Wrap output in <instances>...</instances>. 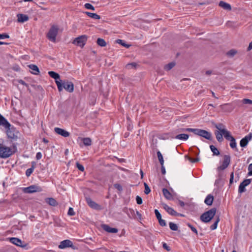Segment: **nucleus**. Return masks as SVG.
Here are the masks:
<instances>
[{
    "instance_id": "052dcab7",
    "label": "nucleus",
    "mask_w": 252,
    "mask_h": 252,
    "mask_svg": "<svg viewBox=\"0 0 252 252\" xmlns=\"http://www.w3.org/2000/svg\"><path fill=\"white\" fill-rule=\"evenodd\" d=\"M163 248L166 250L167 251H170L171 250V249L170 248V247L168 246V245L165 243H163Z\"/></svg>"
},
{
    "instance_id": "6e6552de",
    "label": "nucleus",
    "mask_w": 252,
    "mask_h": 252,
    "mask_svg": "<svg viewBox=\"0 0 252 252\" xmlns=\"http://www.w3.org/2000/svg\"><path fill=\"white\" fill-rule=\"evenodd\" d=\"M87 38L86 35H81L76 38L74 40L73 43L82 48L85 45L87 41Z\"/></svg>"
},
{
    "instance_id": "a211bd4d",
    "label": "nucleus",
    "mask_w": 252,
    "mask_h": 252,
    "mask_svg": "<svg viewBox=\"0 0 252 252\" xmlns=\"http://www.w3.org/2000/svg\"><path fill=\"white\" fill-rule=\"evenodd\" d=\"M86 201H87V202L88 204V205L93 208V209H99V205L98 204H97V203H96L95 202H94V201H93L91 198H86Z\"/></svg>"
},
{
    "instance_id": "5fc2aeb1",
    "label": "nucleus",
    "mask_w": 252,
    "mask_h": 252,
    "mask_svg": "<svg viewBox=\"0 0 252 252\" xmlns=\"http://www.w3.org/2000/svg\"><path fill=\"white\" fill-rule=\"evenodd\" d=\"M76 167L80 171H84V167H83V166L82 165L80 164L79 162L76 163Z\"/></svg>"
},
{
    "instance_id": "5701e85b",
    "label": "nucleus",
    "mask_w": 252,
    "mask_h": 252,
    "mask_svg": "<svg viewBox=\"0 0 252 252\" xmlns=\"http://www.w3.org/2000/svg\"><path fill=\"white\" fill-rule=\"evenodd\" d=\"M162 207L164 208V209L169 214L171 215H173V209L169 207L168 205L164 203H162L161 204Z\"/></svg>"
},
{
    "instance_id": "680f3d73",
    "label": "nucleus",
    "mask_w": 252,
    "mask_h": 252,
    "mask_svg": "<svg viewBox=\"0 0 252 252\" xmlns=\"http://www.w3.org/2000/svg\"><path fill=\"white\" fill-rule=\"evenodd\" d=\"M42 158V154L40 152H38L36 155V158L37 160L41 159Z\"/></svg>"
},
{
    "instance_id": "a19ab883",
    "label": "nucleus",
    "mask_w": 252,
    "mask_h": 252,
    "mask_svg": "<svg viewBox=\"0 0 252 252\" xmlns=\"http://www.w3.org/2000/svg\"><path fill=\"white\" fill-rule=\"evenodd\" d=\"M186 158L192 163H195V162H198L199 160V158H193L190 157H189L188 156H186Z\"/></svg>"
},
{
    "instance_id": "6e6d98bb",
    "label": "nucleus",
    "mask_w": 252,
    "mask_h": 252,
    "mask_svg": "<svg viewBox=\"0 0 252 252\" xmlns=\"http://www.w3.org/2000/svg\"><path fill=\"white\" fill-rule=\"evenodd\" d=\"M136 203L139 205L141 204L142 203V199L139 196H136Z\"/></svg>"
},
{
    "instance_id": "f8f14e48",
    "label": "nucleus",
    "mask_w": 252,
    "mask_h": 252,
    "mask_svg": "<svg viewBox=\"0 0 252 252\" xmlns=\"http://www.w3.org/2000/svg\"><path fill=\"white\" fill-rule=\"evenodd\" d=\"M6 129V134L8 137L11 139L15 140L17 138V136L14 132V128L9 127L5 128Z\"/></svg>"
},
{
    "instance_id": "b1692460",
    "label": "nucleus",
    "mask_w": 252,
    "mask_h": 252,
    "mask_svg": "<svg viewBox=\"0 0 252 252\" xmlns=\"http://www.w3.org/2000/svg\"><path fill=\"white\" fill-rule=\"evenodd\" d=\"M197 128H179L177 129V132H181L183 131H189L193 132L195 134L197 131Z\"/></svg>"
},
{
    "instance_id": "09e8293b",
    "label": "nucleus",
    "mask_w": 252,
    "mask_h": 252,
    "mask_svg": "<svg viewBox=\"0 0 252 252\" xmlns=\"http://www.w3.org/2000/svg\"><path fill=\"white\" fill-rule=\"evenodd\" d=\"M226 25L229 28H233L235 27V23L231 21H227L226 23Z\"/></svg>"
},
{
    "instance_id": "13d9d810",
    "label": "nucleus",
    "mask_w": 252,
    "mask_h": 252,
    "mask_svg": "<svg viewBox=\"0 0 252 252\" xmlns=\"http://www.w3.org/2000/svg\"><path fill=\"white\" fill-rule=\"evenodd\" d=\"M158 221H159V224L161 226H164L166 225L165 221L164 220H162L161 218L160 219L158 220Z\"/></svg>"
},
{
    "instance_id": "c85d7f7f",
    "label": "nucleus",
    "mask_w": 252,
    "mask_h": 252,
    "mask_svg": "<svg viewBox=\"0 0 252 252\" xmlns=\"http://www.w3.org/2000/svg\"><path fill=\"white\" fill-rule=\"evenodd\" d=\"M215 134L216 135L217 140L219 142H221L223 140V135L222 132L219 131H216L215 132Z\"/></svg>"
},
{
    "instance_id": "603ef678",
    "label": "nucleus",
    "mask_w": 252,
    "mask_h": 252,
    "mask_svg": "<svg viewBox=\"0 0 252 252\" xmlns=\"http://www.w3.org/2000/svg\"><path fill=\"white\" fill-rule=\"evenodd\" d=\"M155 213L156 216L158 220L161 218V214H160V213L157 209L155 210Z\"/></svg>"
},
{
    "instance_id": "774afa93",
    "label": "nucleus",
    "mask_w": 252,
    "mask_h": 252,
    "mask_svg": "<svg viewBox=\"0 0 252 252\" xmlns=\"http://www.w3.org/2000/svg\"><path fill=\"white\" fill-rule=\"evenodd\" d=\"M252 49V41L250 43L248 47L247 50L250 51Z\"/></svg>"
},
{
    "instance_id": "7ed1b4c3",
    "label": "nucleus",
    "mask_w": 252,
    "mask_h": 252,
    "mask_svg": "<svg viewBox=\"0 0 252 252\" xmlns=\"http://www.w3.org/2000/svg\"><path fill=\"white\" fill-rule=\"evenodd\" d=\"M14 151L8 147L0 145V157L1 158H5L11 156Z\"/></svg>"
},
{
    "instance_id": "de8ad7c7",
    "label": "nucleus",
    "mask_w": 252,
    "mask_h": 252,
    "mask_svg": "<svg viewBox=\"0 0 252 252\" xmlns=\"http://www.w3.org/2000/svg\"><path fill=\"white\" fill-rule=\"evenodd\" d=\"M187 225L191 229V230L196 234V235L198 234L197 230L194 226H193L189 223H188Z\"/></svg>"
},
{
    "instance_id": "4be33fe9",
    "label": "nucleus",
    "mask_w": 252,
    "mask_h": 252,
    "mask_svg": "<svg viewBox=\"0 0 252 252\" xmlns=\"http://www.w3.org/2000/svg\"><path fill=\"white\" fill-rule=\"evenodd\" d=\"M29 67L31 69V72L35 75H37L39 73V70L37 65L34 64H30Z\"/></svg>"
},
{
    "instance_id": "7c9ffc66",
    "label": "nucleus",
    "mask_w": 252,
    "mask_h": 252,
    "mask_svg": "<svg viewBox=\"0 0 252 252\" xmlns=\"http://www.w3.org/2000/svg\"><path fill=\"white\" fill-rule=\"evenodd\" d=\"M85 14L89 17L94 19H100V17L99 15L96 13H91L90 12H85Z\"/></svg>"
},
{
    "instance_id": "dca6fc26",
    "label": "nucleus",
    "mask_w": 252,
    "mask_h": 252,
    "mask_svg": "<svg viewBox=\"0 0 252 252\" xmlns=\"http://www.w3.org/2000/svg\"><path fill=\"white\" fill-rule=\"evenodd\" d=\"M252 137V134L250 133L246 136L244 138H242L240 141V146L242 147H246L249 141L251 139Z\"/></svg>"
},
{
    "instance_id": "f3484780",
    "label": "nucleus",
    "mask_w": 252,
    "mask_h": 252,
    "mask_svg": "<svg viewBox=\"0 0 252 252\" xmlns=\"http://www.w3.org/2000/svg\"><path fill=\"white\" fill-rule=\"evenodd\" d=\"M0 126H3L4 128H9L11 126L10 123L0 114Z\"/></svg>"
},
{
    "instance_id": "9d476101",
    "label": "nucleus",
    "mask_w": 252,
    "mask_h": 252,
    "mask_svg": "<svg viewBox=\"0 0 252 252\" xmlns=\"http://www.w3.org/2000/svg\"><path fill=\"white\" fill-rule=\"evenodd\" d=\"M251 182V179H245L239 185L238 192L243 193L246 191L245 187L248 186Z\"/></svg>"
},
{
    "instance_id": "2f4dec72",
    "label": "nucleus",
    "mask_w": 252,
    "mask_h": 252,
    "mask_svg": "<svg viewBox=\"0 0 252 252\" xmlns=\"http://www.w3.org/2000/svg\"><path fill=\"white\" fill-rule=\"evenodd\" d=\"M210 149L213 153V155L218 156L220 155V152L218 149L214 145H211L210 146Z\"/></svg>"
},
{
    "instance_id": "cd10ccee",
    "label": "nucleus",
    "mask_w": 252,
    "mask_h": 252,
    "mask_svg": "<svg viewBox=\"0 0 252 252\" xmlns=\"http://www.w3.org/2000/svg\"><path fill=\"white\" fill-rule=\"evenodd\" d=\"M189 137V135L187 134H179L177 135L175 138L177 139L181 140H187Z\"/></svg>"
},
{
    "instance_id": "4468645a",
    "label": "nucleus",
    "mask_w": 252,
    "mask_h": 252,
    "mask_svg": "<svg viewBox=\"0 0 252 252\" xmlns=\"http://www.w3.org/2000/svg\"><path fill=\"white\" fill-rule=\"evenodd\" d=\"M54 130L56 133L64 137H68L70 134L68 131L59 127H55Z\"/></svg>"
},
{
    "instance_id": "2eb2a0df",
    "label": "nucleus",
    "mask_w": 252,
    "mask_h": 252,
    "mask_svg": "<svg viewBox=\"0 0 252 252\" xmlns=\"http://www.w3.org/2000/svg\"><path fill=\"white\" fill-rule=\"evenodd\" d=\"M10 242L17 246L21 247H25L26 246V245L23 244V242L19 238L12 237L10 238Z\"/></svg>"
},
{
    "instance_id": "72a5a7b5",
    "label": "nucleus",
    "mask_w": 252,
    "mask_h": 252,
    "mask_svg": "<svg viewBox=\"0 0 252 252\" xmlns=\"http://www.w3.org/2000/svg\"><path fill=\"white\" fill-rule=\"evenodd\" d=\"M97 44L101 47H105L106 45V42L102 38H98L96 41Z\"/></svg>"
},
{
    "instance_id": "a878e982",
    "label": "nucleus",
    "mask_w": 252,
    "mask_h": 252,
    "mask_svg": "<svg viewBox=\"0 0 252 252\" xmlns=\"http://www.w3.org/2000/svg\"><path fill=\"white\" fill-rule=\"evenodd\" d=\"M222 132L223 133V135L224 137V138L229 141H230L231 139H232L234 137L230 134V132L226 130H222Z\"/></svg>"
},
{
    "instance_id": "ddd939ff",
    "label": "nucleus",
    "mask_w": 252,
    "mask_h": 252,
    "mask_svg": "<svg viewBox=\"0 0 252 252\" xmlns=\"http://www.w3.org/2000/svg\"><path fill=\"white\" fill-rule=\"evenodd\" d=\"M101 228L105 231L111 233H116L118 232L117 228H111L108 225L105 224H102Z\"/></svg>"
},
{
    "instance_id": "39448f33",
    "label": "nucleus",
    "mask_w": 252,
    "mask_h": 252,
    "mask_svg": "<svg viewBox=\"0 0 252 252\" xmlns=\"http://www.w3.org/2000/svg\"><path fill=\"white\" fill-rule=\"evenodd\" d=\"M22 190L26 193H32L35 192H40L42 190V189L39 186L32 185L27 188H23Z\"/></svg>"
},
{
    "instance_id": "58836bf2",
    "label": "nucleus",
    "mask_w": 252,
    "mask_h": 252,
    "mask_svg": "<svg viewBox=\"0 0 252 252\" xmlns=\"http://www.w3.org/2000/svg\"><path fill=\"white\" fill-rule=\"evenodd\" d=\"M34 169V166L32 165V167L28 169L26 171V175L27 177H29L32 173L33 172Z\"/></svg>"
},
{
    "instance_id": "e433bc0d",
    "label": "nucleus",
    "mask_w": 252,
    "mask_h": 252,
    "mask_svg": "<svg viewBox=\"0 0 252 252\" xmlns=\"http://www.w3.org/2000/svg\"><path fill=\"white\" fill-rule=\"evenodd\" d=\"M219 221H220V218H219V217H218L215 222L210 226V229L212 230L216 229L217 228L218 224Z\"/></svg>"
},
{
    "instance_id": "20e7f679",
    "label": "nucleus",
    "mask_w": 252,
    "mask_h": 252,
    "mask_svg": "<svg viewBox=\"0 0 252 252\" xmlns=\"http://www.w3.org/2000/svg\"><path fill=\"white\" fill-rule=\"evenodd\" d=\"M48 74L50 76L55 79L56 84H57L58 89L59 92L63 91L62 84H61L62 80L60 79V75L53 71L48 72Z\"/></svg>"
},
{
    "instance_id": "423d86ee",
    "label": "nucleus",
    "mask_w": 252,
    "mask_h": 252,
    "mask_svg": "<svg viewBox=\"0 0 252 252\" xmlns=\"http://www.w3.org/2000/svg\"><path fill=\"white\" fill-rule=\"evenodd\" d=\"M230 163V157L229 155H224L222 164L217 168V170L220 171L225 169Z\"/></svg>"
},
{
    "instance_id": "c756f323",
    "label": "nucleus",
    "mask_w": 252,
    "mask_h": 252,
    "mask_svg": "<svg viewBox=\"0 0 252 252\" xmlns=\"http://www.w3.org/2000/svg\"><path fill=\"white\" fill-rule=\"evenodd\" d=\"M46 202L52 206H56L58 203L57 201L53 198H48L46 199Z\"/></svg>"
},
{
    "instance_id": "8fccbe9b",
    "label": "nucleus",
    "mask_w": 252,
    "mask_h": 252,
    "mask_svg": "<svg viewBox=\"0 0 252 252\" xmlns=\"http://www.w3.org/2000/svg\"><path fill=\"white\" fill-rule=\"evenodd\" d=\"M114 187L115 189H117L119 191H122L123 190V188L120 184H115L114 185Z\"/></svg>"
},
{
    "instance_id": "1a4fd4ad",
    "label": "nucleus",
    "mask_w": 252,
    "mask_h": 252,
    "mask_svg": "<svg viewBox=\"0 0 252 252\" xmlns=\"http://www.w3.org/2000/svg\"><path fill=\"white\" fill-rule=\"evenodd\" d=\"M196 135L203 137L208 140H211L212 138L211 133L203 129H198Z\"/></svg>"
},
{
    "instance_id": "bb28decb",
    "label": "nucleus",
    "mask_w": 252,
    "mask_h": 252,
    "mask_svg": "<svg viewBox=\"0 0 252 252\" xmlns=\"http://www.w3.org/2000/svg\"><path fill=\"white\" fill-rule=\"evenodd\" d=\"M187 118L188 116L185 115L182 116H176V118H174V123L178 124L180 121L182 123H184L186 122V119Z\"/></svg>"
},
{
    "instance_id": "393cba45",
    "label": "nucleus",
    "mask_w": 252,
    "mask_h": 252,
    "mask_svg": "<svg viewBox=\"0 0 252 252\" xmlns=\"http://www.w3.org/2000/svg\"><path fill=\"white\" fill-rule=\"evenodd\" d=\"M214 200V197L211 194H209L206 197L204 202L206 204L210 206L212 204Z\"/></svg>"
},
{
    "instance_id": "9b49d317",
    "label": "nucleus",
    "mask_w": 252,
    "mask_h": 252,
    "mask_svg": "<svg viewBox=\"0 0 252 252\" xmlns=\"http://www.w3.org/2000/svg\"><path fill=\"white\" fill-rule=\"evenodd\" d=\"M73 243L69 240H65L62 241L59 245V248L60 249H63L66 248L73 247Z\"/></svg>"
},
{
    "instance_id": "e2e57ef3",
    "label": "nucleus",
    "mask_w": 252,
    "mask_h": 252,
    "mask_svg": "<svg viewBox=\"0 0 252 252\" xmlns=\"http://www.w3.org/2000/svg\"><path fill=\"white\" fill-rule=\"evenodd\" d=\"M233 178H234V173H233V172H232L230 174V181H229L230 184H232L233 181Z\"/></svg>"
},
{
    "instance_id": "4d7b16f0",
    "label": "nucleus",
    "mask_w": 252,
    "mask_h": 252,
    "mask_svg": "<svg viewBox=\"0 0 252 252\" xmlns=\"http://www.w3.org/2000/svg\"><path fill=\"white\" fill-rule=\"evenodd\" d=\"M9 37V35L6 33L0 34V39L4 38H8Z\"/></svg>"
},
{
    "instance_id": "37998d69",
    "label": "nucleus",
    "mask_w": 252,
    "mask_h": 252,
    "mask_svg": "<svg viewBox=\"0 0 252 252\" xmlns=\"http://www.w3.org/2000/svg\"><path fill=\"white\" fill-rule=\"evenodd\" d=\"M137 66V64L135 63H131L126 64V67L128 69H131L132 68H135Z\"/></svg>"
},
{
    "instance_id": "f03ea898",
    "label": "nucleus",
    "mask_w": 252,
    "mask_h": 252,
    "mask_svg": "<svg viewBox=\"0 0 252 252\" xmlns=\"http://www.w3.org/2000/svg\"><path fill=\"white\" fill-rule=\"evenodd\" d=\"M59 31V28L57 25H53L50 29L47 37L50 41L55 42L56 40V36Z\"/></svg>"
},
{
    "instance_id": "0eeeda50",
    "label": "nucleus",
    "mask_w": 252,
    "mask_h": 252,
    "mask_svg": "<svg viewBox=\"0 0 252 252\" xmlns=\"http://www.w3.org/2000/svg\"><path fill=\"white\" fill-rule=\"evenodd\" d=\"M63 89H64L66 91L72 93L74 90V85L72 82L67 80H62Z\"/></svg>"
},
{
    "instance_id": "69168bd1",
    "label": "nucleus",
    "mask_w": 252,
    "mask_h": 252,
    "mask_svg": "<svg viewBox=\"0 0 252 252\" xmlns=\"http://www.w3.org/2000/svg\"><path fill=\"white\" fill-rule=\"evenodd\" d=\"M178 204L181 206V207H184V205H185V203L183 201H181V200H178Z\"/></svg>"
},
{
    "instance_id": "c9c22d12",
    "label": "nucleus",
    "mask_w": 252,
    "mask_h": 252,
    "mask_svg": "<svg viewBox=\"0 0 252 252\" xmlns=\"http://www.w3.org/2000/svg\"><path fill=\"white\" fill-rule=\"evenodd\" d=\"M116 42L127 48H128L130 46V45L126 44L123 40L121 39L116 40Z\"/></svg>"
},
{
    "instance_id": "c03bdc74",
    "label": "nucleus",
    "mask_w": 252,
    "mask_h": 252,
    "mask_svg": "<svg viewBox=\"0 0 252 252\" xmlns=\"http://www.w3.org/2000/svg\"><path fill=\"white\" fill-rule=\"evenodd\" d=\"M144 185L145 187L144 193L146 194H148L150 192L151 189L146 183H144Z\"/></svg>"
},
{
    "instance_id": "a18cd8bd",
    "label": "nucleus",
    "mask_w": 252,
    "mask_h": 252,
    "mask_svg": "<svg viewBox=\"0 0 252 252\" xmlns=\"http://www.w3.org/2000/svg\"><path fill=\"white\" fill-rule=\"evenodd\" d=\"M236 53H237V51L235 50L232 49V50H230L229 51H228L227 53V55L228 56L233 57L235 55H236Z\"/></svg>"
},
{
    "instance_id": "864d4df0",
    "label": "nucleus",
    "mask_w": 252,
    "mask_h": 252,
    "mask_svg": "<svg viewBox=\"0 0 252 252\" xmlns=\"http://www.w3.org/2000/svg\"><path fill=\"white\" fill-rule=\"evenodd\" d=\"M244 104H252V100L247 98H244L242 100Z\"/></svg>"
},
{
    "instance_id": "ea45409f",
    "label": "nucleus",
    "mask_w": 252,
    "mask_h": 252,
    "mask_svg": "<svg viewBox=\"0 0 252 252\" xmlns=\"http://www.w3.org/2000/svg\"><path fill=\"white\" fill-rule=\"evenodd\" d=\"M173 68V62H171L165 65L164 68L165 70L168 71Z\"/></svg>"
},
{
    "instance_id": "f704fd0d",
    "label": "nucleus",
    "mask_w": 252,
    "mask_h": 252,
    "mask_svg": "<svg viewBox=\"0 0 252 252\" xmlns=\"http://www.w3.org/2000/svg\"><path fill=\"white\" fill-rule=\"evenodd\" d=\"M82 142L85 146H90L92 144V140L90 138H84Z\"/></svg>"
},
{
    "instance_id": "79ce46f5",
    "label": "nucleus",
    "mask_w": 252,
    "mask_h": 252,
    "mask_svg": "<svg viewBox=\"0 0 252 252\" xmlns=\"http://www.w3.org/2000/svg\"><path fill=\"white\" fill-rule=\"evenodd\" d=\"M230 141V146L231 147V148L232 149L236 148V143L235 138H233Z\"/></svg>"
},
{
    "instance_id": "338daca9",
    "label": "nucleus",
    "mask_w": 252,
    "mask_h": 252,
    "mask_svg": "<svg viewBox=\"0 0 252 252\" xmlns=\"http://www.w3.org/2000/svg\"><path fill=\"white\" fill-rule=\"evenodd\" d=\"M161 173H162V174H165V169L164 167L163 166V165H161Z\"/></svg>"
},
{
    "instance_id": "6ab92c4d",
    "label": "nucleus",
    "mask_w": 252,
    "mask_h": 252,
    "mask_svg": "<svg viewBox=\"0 0 252 252\" xmlns=\"http://www.w3.org/2000/svg\"><path fill=\"white\" fill-rule=\"evenodd\" d=\"M17 21L19 23H24L29 20V17L27 15L18 14L17 15Z\"/></svg>"
},
{
    "instance_id": "bf43d9fd",
    "label": "nucleus",
    "mask_w": 252,
    "mask_h": 252,
    "mask_svg": "<svg viewBox=\"0 0 252 252\" xmlns=\"http://www.w3.org/2000/svg\"><path fill=\"white\" fill-rule=\"evenodd\" d=\"M249 172L248 175L250 176L252 175V163L250 164L248 167Z\"/></svg>"
},
{
    "instance_id": "473e14b6",
    "label": "nucleus",
    "mask_w": 252,
    "mask_h": 252,
    "mask_svg": "<svg viewBox=\"0 0 252 252\" xmlns=\"http://www.w3.org/2000/svg\"><path fill=\"white\" fill-rule=\"evenodd\" d=\"M215 126L216 128H217L219 131L222 132V130H226V129L225 128V126L223 125L221 123H219L215 124Z\"/></svg>"
},
{
    "instance_id": "f257e3e1",
    "label": "nucleus",
    "mask_w": 252,
    "mask_h": 252,
    "mask_svg": "<svg viewBox=\"0 0 252 252\" xmlns=\"http://www.w3.org/2000/svg\"><path fill=\"white\" fill-rule=\"evenodd\" d=\"M217 209L213 208L202 214L200 217V220L205 223L209 222L216 214Z\"/></svg>"
},
{
    "instance_id": "49530a36",
    "label": "nucleus",
    "mask_w": 252,
    "mask_h": 252,
    "mask_svg": "<svg viewBox=\"0 0 252 252\" xmlns=\"http://www.w3.org/2000/svg\"><path fill=\"white\" fill-rule=\"evenodd\" d=\"M85 7L88 9H91L92 10H94V7L90 3H87L84 5Z\"/></svg>"
},
{
    "instance_id": "4c0bfd02",
    "label": "nucleus",
    "mask_w": 252,
    "mask_h": 252,
    "mask_svg": "<svg viewBox=\"0 0 252 252\" xmlns=\"http://www.w3.org/2000/svg\"><path fill=\"white\" fill-rule=\"evenodd\" d=\"M157 156L160 164L161 165H163L164 163V160L162 155L159 151H158L157 152Z\"/></svg>"
},
{
    "instance_id": "0e129e2a",
    "label": "nucleus",
    "mask_w": 252,
    "mask_h": 252,
    "mask_svg": "<svg viewBox=\"0 0 252 252\" xmlns=\"http://www.w3.org/2000/svg\"><path fill=\"white\" fill-rule=\"evenodd\" d=\"M18 81L20 84H22V85L26 86H28L27 84L23 80L20 79V80H19Z\"/></svg>"
},
{
    "instance_id": "3c124183",
    "label": "nucleus",
    "mask_w": 252,
    "mask_h": 252,
    "mask_svg": "<svg viewBox=\"0 0 252 252\" xmlns=\"http://www.w3.org/2000/svg\"><path fill=\"white\" fill-rule=\"evenodd\" d=\"M67 214L69 216H71L75 215V212L72 208L70 207L69 208Z\"/></svg>"
},
{
    "instance_id": "aec40b11",
    "label": "nucleus",
    "mask_w": 252,
    "mask_h": 252,
    "mask_svg": "<svg viewBox=\"0 0 252 252\" xmlns=\"http://www.w3.org/2000/svg\"><path fill=\"white\" fill-rule=\"evenodd\" d=\"M219 5L224 10L228 11H230L231 10V6L230 4L223 1H220L219 3Z\"/></svg>"
},
{
    "instance_id": "412c9836",
    "label": "nucleus",
    "mask_w": 252,
    "mask_h": 252,
    "mask_svg": "<svg viewBox=\"0 0 252 252\" xmlns=\"http://www.w3.org/2000/svg\"><path fill=\"white\" fill-rule=\"evenodd\" d=\"M162 193L164 196L168 200H171L173 198V196L170 192L166 189H162Z\"/></svg>"
}]
</instances>
